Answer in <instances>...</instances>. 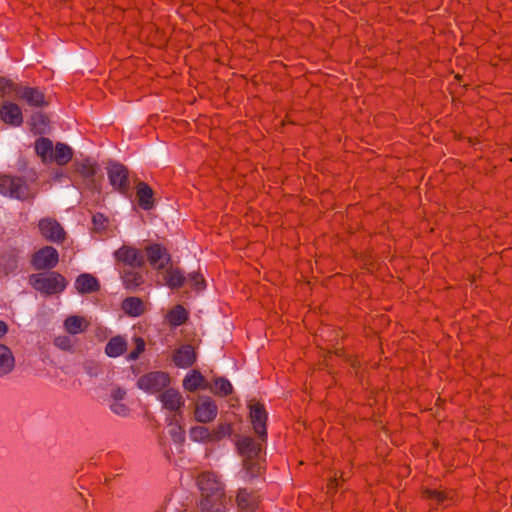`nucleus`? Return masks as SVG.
<instances>
[{
    "label": "nucleus",
    "mask_w": 512,
    "mask_h": 512,
    "mask_svg": "<svg viewBox=\"0 0 512 512\" xmlns=\"http://www.w3.org/2000/svg\"><path fill=\"white\" fill-rule=\"evenodd\" d=\"M201 492V512H226L227 498L224 484L213 472H202L196 479Z\"/></svg>",
    "instance_id": "obj_1"
},
{
    "label": "nucleus",
    "mask_w": 512,
    "mask_h": 512,
    "mask_svg": "<svg viewBox=\"0 0 512 512\" xmlns=\"http://www.w3.org/2000/svg\"><path fill=\"white\" fill-rule=\"evenodd\" d=\"M0 194L24 202L33 200L37 191L24 176L0 174Z\"/></svg>",
    "instance_id": "obj_2"
},
{
    "label": "nucleus",
    "mask_w": 512,
    "mask_h": 512,
    "mask_svg": "<svg viewBox=\"0 0 512 512\" xmlns=\"http://www.w3.org/2000/svg\"><path fill=\"white\" fill-rule=\"evenodd\" d=\"M29 282L36 291L45 296L59 294L67 286L65 277L56 271L33 274L30 276Z\"/></svg>",
    "instance_id": "obj_3"
},
{
    "label": "nucleus",
    "mask_w": 512,
    "mask_h": 512,
    "mask_svg": "<svg viewBox=\"0 0 512 512\" xmlns=\"http://www.w3.org/2000/svg\"><path fill=\"white\" fill-rule=\"evenodd\" d=\"M75 172L81 177L82 184L90 191H98L100 189V182L102 175H98L100 168L99 165L92 161L90 158H85L81 161L74 162Z\"/></svg>",
    "instance_id": "obj_4"
},
{
    "label": "nucleus",
    "mask_w": 512,
    "mask_h": 512,
    "mask_svg": "<svg viewBox=\"0 0 512 512\" xmlns=\"http://www.w3.org/2000/svg\"><path fill=\"white\" fill-rule=\"evenodd\" d=\"M107 175L111 186L120 194H130V181L128 168L119 162H110L107 166Z\"/></svg>",
    "instance_id": "obj_5"
},
{
    "label": "nucleus",
    "mask_w": 512,
    "mask_h": 512,
    "mask_svg": "<svg viewBox=\"0 0 512 512\" xmlns=\"http://www.w3.org/2000/svg\"><path fill=\"white\" fill-rule=\"evenodd\" d=\"M114 258L121 267L143 268L145 255L133 246L122 245L114 252Z\"/></svg>",
    "instance_id": "obj_6"
},
{
    "label": "nucleus",
    "mask_w": 512,
    "mask_h": 512,
    "mask_svg": "<svg viewBox=\"0 0 512 512\" xmlns=\"http://www.w3.org/2000/svg\"><path fill=\"white\" fill-rule=\"evenodd\" d=\"M170 384V376L168 373L163 371H154L142 375L137 381V385L140 389L148 393L161 392L163 389L168 387Z\"/></svg>",
    "instance_id": "obj_7"
},
{
    "label": "nucleus",
    "mask_w": 512,
    "mask_h": 512,
    "mask_svg": "<svg viewBox=\"0 0 512 512\" xmlns=\"http://www.w3.org/2000/svg\"><path fill=\"white\" fill-rule=\"evenodd\" d=\"M38 228L40 234L48 241L62 243L66 238V232L62 225L52 217H45L39 220Z\"/></svg>",
    "instance_id": "obj_8"
},
{
    "label": "nucleus",
    "mask_w": 512,
    "mask_h": 512,
    "mask_svg": "<svg viewBox=\"0 0 512 512\" xmlns=\"http://www.w3.org/2000/svg\"><path fill=\"white\" fill-rule=\"evenodd\" d=\"M58 261V251L52 246H45L33 254L31 263L36 270H49L56 267Z\"/></svg>",
    "instance_id": "obj_9"
},
{
    "label": "nucleus",
    "mask_w": 512,
    "mask_h": 512,
    "mask_svg": "<svg viewBox=\"0 0 512 512\" xmlns=\"http://www.w3.org/2000/svg\"><path fill=\"white\" fill-rule=\"evenodd\" d=\"M147 261L155 270L165 269L171 261V255L161 244L153 243L145 247Z\"/></svg>",
    "instance_id": "obj_10"
},
{
    "label": "nucleus",
    "mask_w": 512,
    "mask_h": 512,
    "mask_svg": "<svg viewBox=\"0 0 512 512\" xmlns=\"http://www.w3.org/2000/svg\"><path fill=\"white\" fill-rule=\"evenodd\" d=\"M250 419L255 433L259 439L266 441L267 439V419L268 415L263 404L256 402L250 406Z\"/></svg>",
    "instance_id": "obj_11"
},
{
    "label": "nucleus",
    "mask_w": 512,
    "mask_h": 512,
    "mask_svg": "<svg viewBox=\"0 0 512 512\" xmlns=\"http://www.w3.org/2000/svg\"><path fill=\"white\" fill-rule=\"evenodd\" d=\"M16 99L23 100L28 105L34 107H43L48 104L45 101V96L41 90L35 87H28L23 85L16 88Z\"/></svg>",
    "instance_id": "obj_12"
},
{
    "label": "nucleus",
    "mask_w": 512,
    "mask_h": 512,
    "mask_svg": "<svg viewBox=\"0 0 512 512\" xmlns=\"http://www.w3.org/2000/svg\"><path fill=\"white\" fill-rule=\"evenodd\" d=\"M0 120L5 124L19 127L23 123V114L21 108L13 102L5 101L0 106Z\"/></svg>",
    "instance_id": "obj_13"
},
{
    "label": "nucleus",
    "mask_w": 512,
    "mask_h": 512,
    "mask_svg": "<svg viewBox=\"0 0 512 512\" xmlns=\"http://www.w3.org/2000/svg\"><path fill=\"white\" fill-rule=\"evenodd\" d=\"M218 413L216 403L209 397L200 399L196 404L194 416L196 421L200 423H208L213 421Z\"/></svg>",
    "instance_id": "obj_14"
},
{
    "label": "nucleus",
    "mask_w": 512,
    "mask_h": 512,
    "mask_svg": "<svg viewBox=\"0 0 512 512\" xmlns=\"http://www.w3.org/2000/svg\"><path fill=\"white\" fill-rule=\"evenodd\" d=\"M265 441H256L251 437H242L237 443V450L243 459L247 458H259L263 450V443Z\"/></svg>",
    "instance_id": "obj_15"
},
{
    "label": "nucleus",
    "mask_w": 512,
    "mask_h": 512,
    "mask_svg": "<svg viewBox=\"0 0 512 512\" xmlns=\"http://www.w3.org/2000/svg\"><path fill=\"white\" fill-rule=\"evenodd\" d=\"M159 399L165 409L176 412L177 416H182L181 409L184 406V399L178 390L166 389L160 393Z\"/></svg>",
    "instance_id": "obj_16"
},
{
    "label": "nucleus",
    "mask_w": 512,
    "mask_h": 512,
    "mask_svg": "<svg viewBox=\"0 0 512 512\" xmlns=\"http://www.w3.org/2000/svg\"><path fill=\"white\" fill-rule=\"evenodd\" d=\"M172 360L176 367H191L196 361V352L194 347L190 344L180 346L174 351Z\"/></svg>",
    "instance_id": "obj_17"
},
{
    "label": "nucleus",
    "mask_w": 512,
    "mask_h": 512,
    "mask_svg": "<svg viewBox=\"0 0 512 512\" xmlns=\"http://www.w3.org/2000/svg\"><path fill=\"white\" fill-rule=\"evenodd\" d=\"M136 198L139 207L145 211H149L155 206L154 191L143 181L136 183Z\"/></svg>",
    "instance_id": "obj_18"
},
{
    "label": "nucleus",
    "mask_w": 512,
    "mask_h": 512,
    "mask_svg": "<svg viewBox=\"0 0 512 512\" xmlns=\"http://www.w3.org/2000/svg\"><path fill=\"white\" fill-rule=\"evenodd\" d=\"M137 268L132 267H121L120 268V276L123 282V285L128 290H134L140 285L144 283L143 275L140 271L136 270Z\"/></svg>",
    "instance_id": "obj_19"
},
{
    "label": "nucleus",
    "mask_w": 512,
    "mask_h": 512,
    "mask_svg": "<svg viewBox=\"0 0 512 512\" xmlns=\"http://www.w3.org/2000/svg\"><path fill=\"white\" fill-rule=\"evenodd\" d=\"M75 288L80 294H89L100 290V283L96 277L91 274H80L75 280Z\"/></svg>",
    "instance_id": "obj_20"
},
{
    "label": "nucleus",
    "mask_w": 512,
    "mask_h": 512,
    "mask_svg": "<svg viewBox=\"0 0 512 512\" xmlns=\"http://www.w3.org/2000/svg\"><path fill=\"white\" fill-rule=\"evenodd\" d=\"M236 502L241 512H254L258 506L257 496L246 489H239Z\"/></svg>",
    "instance_id": "obj_21"
},
{
    "label": "nucleus",
    "mask_w": 512,
    "mask_h": 512,
    "mask_svg": "<svg viewBox=\"0 0 512 512\" xmlns=\"http://www.w3.org/2000/svg\"><path fill=\"white\" fill-rule=\"evenodd\" d=\"M89 323L82 316L72 315L65 319L64 329L70 335H77L87 330Z\"/></svg>",
    "instance_id": "obj_22"
},
{
    "label": "nucleus",
    "mask_w": 512,
    "mask_h": 512,
    "mask_svg": "<svg viewBox=\"0 0 512 512\" xmlns=\"http://www.w3.org/2000/svg\"><path fill=\"white\" fill-rule=\"evenodd\" d=\"M126 350L127 341L120 335L112 337L105 346L106 355L112 358L121 356Z\"/></svg>",
    "instance_id": "obj_23"
},
{
    "label": "nucleus",
    "mask_w": 512,
    "mask_h": 512,
    "mask_svg": "<svg viewBox=\"0 0 512 512\" xmlns=\"http://www.w3.org/2000/svg\"><path fill=\"white\" fill-rule=\"evenodd\" d=\"M73 157V150L70 146L58 142L53 149L51 162H56L60 166H64L71 161Z\"/></svg>",
    "instance_id": "obj_24"
},
{
    "label": "nucleus",
    "mask_w": 512,
    "mask_h": 512,
    "mask_svg": "<svg viewBox=\"0 0 512 512\" xmlns=\"http://www.w3.org/2000/svg\"><path fill=\"white\" fill-rule=\"evenodd\" d=\"M15 365L12 351L5 345L0 344V377L9 374Z\"/></svg>",
    "instance_id": "obj_25"
},
{
    "label": "nucleus",
    "mask_w": 512,
    "mask_h": 512,
    "mask_svg": "<svg viewBox=\"0 0 512 512\" xmlns=\"http://www.w3.org/2000/svg\"><path fill=\"white\" fill-rule=\"evenodd\" d=\"M35 151L43 163H51L53 143L49 138L41 137L35 142Z\"/></svg>",
    "instance_id": "obj_26"
},
{
    "label": "nucleus",
    "mask_w": 512,
    "mask_h": 512,
    "mask_svg": "<svg viewBox=\"0 0 512 512\" xmlns=\"http://www.w3.org/2000/svg\"><path fill=\"white\" fill-rule=\"evenodd\" d=\"M165 281H166V285L169 288L179 289L184 285V283L186 281V277L182 270H180L179 268L171 267L169 269H166Z\"/></svg>",
    "instance_id": "obj_27"
},
{
    "label": "nucleus",
    "mask_w": 512,
    "mask_h": 512,
    "mask_svg": "<svg viewBox=\"0 0 512 512\" xmlns=\"http://www.w3.org/2000/svg\"><path fill=\"white\" fill-rule=\"evenodd\" d=\"M122 309L129 316H140L144 312L143 301L138 297H127L122 303Z\"/></svg>",
    "instance_id": "obj_28"
},
{
    "label": "nucleus",
    "mask_w": 512,
    "mask_h": 512,
    "mask_svg": "<svg viewBox=\"0 0 512 512\" xmlns=\"http://www.w3.org/2000/svg\"><path fill=\"white\" fill-rule=\"evenodd\" d=\"M205 383L206 380L203 375L199 371L194 370L184 378L183 387L189 392H194L199 388H205Z\"/></svg>",
    "instance_id": "obj_29"
},
{
    "label": "nucleus",
    "mask_w": 512,
    "mask_h": 512,
    "mask_svg": "<svg viewBox=\"0 0 512 512\" xmlns=\"http://www.w3.org/2000/svg\"><path fill=\"white\" fill-rule=\"evenodd\" d=\"M18 258V252L16 250H10L1 255L0 266L4 270L5 274L12 273L17 269Z\"/></svg>",
    "instance_id": "obj_30"
},
{
    "label": "nucleus",
    "mask_w": 512,
    "mask_h": 512,
    "mask_svg": "<svg viewBox=\"0 0 512 512\" xmlns=\"http://www.w3.org/2000/svg\"><path fill=\"white\" fill-rule=\"evenodd\" d=\"M169 420V434L172 440L177 444H183L185 441V430L177 419V415H173Z\"/></svg>",
    "instance_id": "obj_31"
},
{
    "label": "nucleus",
    "mask_w": 512,
    "mask_h": 512,
    "mask_svg": "<svg viewBox=\"0 0 512 512\" xmlns=\"http://www.w3.org/2000/svg\"><path fill=\"white\" fill-rule=\"evenodd\" d=\"M243 468L246 478L253 479L259 476L263 468L261 464V457L243 459Z\"/></svg>",
    "instance_id": "obj_32"
},
{
    "label": "nucleus",
    "mask_w": 512,
    "mask_h": 512,
    "mask_svg": "<svg viewBox=\"0 0 512 512\" xmlns=\"http://www.w3.org/2000/svg\"><path fill=\"white\" fill-rule=\"evenodd\" d=\"M188 320V312L187 310L181 306L177 305L175 306L170 312L168 313V321L170 325L172 326H181Z\"/></svg>",
    "instance_id": "obj_33"
},
{
    "label": "nucleus",
    "mask_w": 512,
    "mask_h": 512,
    "mask_svg": "<svg viewBox=\"0 0 512 512\" xmlns=\"http://www.w3.org/2000/svg\"><path fill=\"white\" fill-rule=\"evenodd\" d=\"M211 391L218 396L224 397L233 392V387L228 379L224 377H217L214 379Z\"/></svg>",
    "instance_id": "obj_34"
},
{
    "label": "nucleus",
    "mask_w": 512,
    "mask_h": 512,
    "mask_svg": "<svg viewBox=\"0 0 512 512\" xmlns=\"http://www.w3.org/2000/svg\"><path fill=\"white\" fill-rule=\"evenodd\" d=\"M423 496L426 499L433 501L436 505H443L452 500V497L448 492L434 489H425L423 491Z\"/></svg>",
    "instance_id": "obj_35"
},
{
    "label": "nucleus",
    "mask_w": 512,
    "mask_h": 512,
    "mask_svg": "<svg viewBox=\"0 0 512 512\" xmlns=\"http://www.w3.org/2000/svg\"><path fill=\"white\" fill-rule=\"evenodd\" d=\"M211 432V442H218L223 438L230 436L233 432L232 425L230 423H220Z\"/></svg>",
    "instance_id": "obj_36"
},
{
    "label": "nucleus",
    "mask_w": 512,
    "mask_h": 512,
    "mask_svg": "<svg viewBox=\"0 0 512 512\" xmlns=\"http://www.w3.org/2000/svg\"><path fill=\"white\" fill-rule=\"evenodd\" d=\"M190 438L196 442H211V432L205 426H195L190 429Z\"/></svg>",
    "instance_id": "obj_37"
},
{
    "label": "nucleus",
    "mask_w": 512,
    "mask_h": 512,
    "mask_svg": "<svg viewBox=\"0 0 512 512\" xmlns=\"http://www.w3.org/2000/svg\"><path fill=\"white\" fill-rule=\"evenodd\" d=\"M188 282L191 284V287L195 290L201 291L204 290L206 287V282L202 274L199 272H193L188 274L187 279Z\"/></svg>",
    "instance_id": "obj_38"
},
{
    "label": "nucleus",
    "mask_w": 512,
    "mask_h": 512,
    "mask_svg": "<svg viewBox=\"0 0 512 512\" xmlns=\"http://www.w3.org/2000/svg\"><path fill=\"white\" fill-rule=\"evenodd\" d=\"M20 86V84H16L7 78L0 77V92L2 94H12L16 98V88Z\"/></svg>",
    "instance_id": "obj_39"
},
{
    "label": "nucleus",
    "mask_w": 512,
    "mask_h": 512,
    "mask_svg": "<svg viewBox=\"0 0 512 512\" xmlns=\"http://www.w3.org/2000/svg\"><path fill=\"white\" fill-rule=\"evenodd\" d=\"M93 230L102 232L107 228L108 218L102 213H96L92 216Z\"/></svg>",
    "instance_id": "obj_40"
},
{
    "label": "nucleus",
    "mask_w": 512,
    "mask_h": 512,
    "mask_svg": "<svg viewBox=\"0 0 512 512\" xmlns=\"http://www.w3.org/2000/svg\"><path fill=\"white\" fill-rule=\"evenodd\" d=\"M54 345L61 350L70 351L72 350L74 343L70 336L60 335L54 339Z\"/></svg>",
    "instance_id": "obj_41"
},
{
    "label": "nucleus",
    "mask_w": 512,
    "mask_h": 512,
    "mask_svg": "<svg viewBox=\"0 0 512 512\" xmlns=\"http://www.w3.org/2000/svg\"><path fill=\"white\" fill-rule=\"evenodd\" d=\"M135 349L128 354V360H136L140 354L145 350V341L141 337H135Z\"/></svg>",
    "instance_id": "obj_42"
},
{
    "label": "nucleus",
    "mask_w": 512,
    "mask_h": 512,
    "mask_svg": "<svg viewBox=\"0 0 512 512\" xmlns=\"http://www.w3.org/2000/svg\"><path fill=\"white\" fill-rule=\"evenodd\" d=\"M112 411L117 415H126L128 413V407L122 403L115 402L111 405Z\"/></svg>",
    "instance_id": "obj_43"
},
{
    "label": "nucleus",
    "mask_w": 512,
    "mask_h": 512,
    "mask_svg": "<svg viewBox=\"0 0 512 512\" xmlns=\"http://www.w3.org/2000/svg\"><path fill=\"white\" fill-rule=\"evenodd\" d=\"M33 121H34V124H36L37 122L39 124H42V125H47L48 124V118L46 115H44L43 113H36L33 117H32Z\"/></svg>",
    "instance_id": "obj_44"
},
{
    "label": "nucleus",
    "mask_w": 512,
    "mask_h": 512,
    "mask_svg": "<svg viewBox=\"0 0 512 512\" xmlns=\"http://www.w3.org/2000/svg\"><path fill=\"white\" fill-rule=\"evenodd\" d=\"M126 395V392L125 390L121 389V388H117L113 391L112 393V396L115 400L119 401V400H122Z\"/></svg>",
    "instance_id": "obj_45"
},
{
    "label": "nucleus",
    "mask_w": 512,
    "mask_h": 512,
    "mask_svg": "<svg viewBox=\"0 0 512 512\" xmlns=\"http://www.w3.org/2000/svg\"><path fill=\"white\" fill-rule=\"evenodd\" d=\"M8 326L4 321L0 320V338L7 332Z\"/></svg>",
    "instance_id": "obj_46"
}]
</instances>
